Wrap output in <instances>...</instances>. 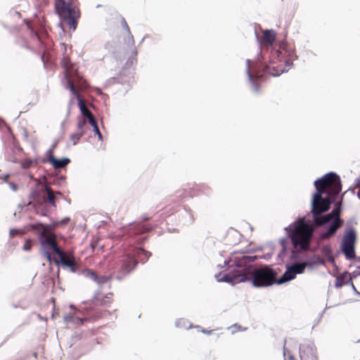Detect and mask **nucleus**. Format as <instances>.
<instances>
[{
	"label": "nucleus",
	"instance_id": "obj_9",
	"mask_svg": "<svg viewBox=\"0 0 360 360\" xmlns=\"http://www.w3.org/2000/svg\"><path fill=\"white\" fill-rule=\"evenodd\" d=\"M356 239L355 229L351 225L347 224L341 243V252L345 255L347 260L356 258L355 244Z\"/></svg>",
	"mask_w": 360,
	"mask_h": 360
},
{
	"label": "nucleus",
	"instance_id": "obj_58",
	"mask_svg": "<svg viewBox=\"0 0 360 360\" xmlns=\"http://www.w3.org/2000/svg\"><path fill=\"white\" fill-rule=\"evenodd\" d=\"M202 333H205V334H207V335H211L212 333V330H207L205 329H202L201 330Z\"/></svg>",
	"mask_w": 360,
	"mask_h": 360
},
{
	"label": "nucleus",
	"instance_id": "obj_18",
	"mask_svg": "<svg viewBox=\"0 0 360 360\" xmlns=\"http://www.w3.org/2000/svg\"><path fill=\"white\" fill-rule=\"evenodd\" d=\"M37 227H41V229L39 231H37L36 232V234L37 236L38 239L39 238V233L43 232V238H51V236L46 235L47 233H49L53 231V226H51L50 224H43L41 221H37L34 224H29L27 225L26 228L27 231H34Z\"/></svg>",
	"mask_w": 360,
	"mask_h": 360
},
{
	"label": "nucleus",
	"instance_id": "obj_45",
	"mask_svg": "<svg viewBox=\"0 0 360 360\" xmlns=\"http://www.w3.org/2000/svg\"><path fill=\"white\" fill-rule=\"evenodd\" d=\"M49 184V186L51 187V185L58 186H59L60 185V179H57V178H54L51 181L48 182L46 180L44 182Z\"/></svg>",
	"mask_w": 360,
	"mask_h": 360
},
{
	"label": "nucleus",
	"instance_id": "obj_10",
	"mask_svg": "<svg viewBox=\"0 0 360 360\" xmlns=\"http://www.w3.org/2000/svg\"><path fill=\"white\" fill-rule=\"evenodd\" d=\"M29 198L33 200L32 207L36 214L49 217L51 208L45 203V200L41 191L33 189L30 193Z\"/></svg>",
	"mask_w": 360,
	"mask_h": 360
},
{
	"label": "nucleus",
	"instance_id": "obj_55",
	"mask_svg": "<svg viewBox=\"0 0 360 360\" xmlns=\"http://www.w3.org/2000/svg\"><path fill=\"white\" fill-rule=\"evenodd\" d=\"M9 176H10V174H6L3 176H0V179H1L3 180V182H6L8 181V179L9 178Z\"/></svg>",
	"mask_w": 360,
	"mask_h": 360
},
{
	"label": "nucleus",
	"instance_id": "obj_31",
	"mask_svg": "<svg viewBox=\"0 0 360 360\" xmlns=\"http://www.w3.org/2000/svg\"><path fill=\"white\" fill-rule=\"evenodd\" d=\"M64 320L68 323H75L77 325H82L84 321H87V319H82L75 316L71 314H68L64 317Z\"/></svg>",
	"mask_w": 360,
	"mask_h": 360
},
{
	"label": "nucleus",
	"instance_id": "obj_13",
	"mask_svg": "<svg viewBox=\"0 0 360 360\" xmlns=\"http://www.w3.org/2000/svg\"><path fill=\"white\" fill-rule=\"evenodd\" d=\"M300 360H319L315 344L310 340H304L299 347Z\"/></svg>",
	"mask_w": 360,
	"mask_h": 360
},
{
	"label": "nucleus",
	"instance_id": "obj_30",
	"mask_svg": "<svg viewBox=\"0 0 360 360\" xmlns=\"http://www.w3.org/2000/svg\"><path fill=\"white\" fill-rule=\"evenodd\" d=\"M77 129L78 131L82 132L83 134H86L87 131L90 130V128L86 124V119L84 118H79L77 120Z\"/></svg>",
	"mask_w": 360,
	"mask_h": 360
},
{
	"label": "nucleus",
	"instance_id": "obj_5",
	"mask_svg": "<svg viewBox=\"0 0 360 360\" xmlns=\"http://www.w3.org/2000/svg\"><path fill=\"white\" fill-rule=\"evenodd\" d=\"M151 256V252L139 247H134L131 251L124 255L120 259V266L119 267V274L116 278L122 280L124 276L133 271L138 264V259L142 263L146 262Z\"/></svg>",
	"mask_w": 360,
	"mask_h": 360
},
{
	"label": "nucleus",
	"instance_id": "obj_54",
	"mask_svg": "<svg viewBox=\"0 0 360 360\" xmlns=\"http://www.w3.org/2000/svg\"><path fill=\"white\" fill-rule=\"evenodd\" d=\"M349 285H350L352 286V289L353 290V292L357 295H359L360 296V292L356 290V287L354 286V283L352 282L351 283H349Z\"/></svg>",
	"mask_w": 360,
	"mask_h": 360
},
{
	"label": "nucleus",
	"instance_id": "obj_53",
	"mask_svg": "<svg viewBox=\"0 0 360 360\" xmlns=\"http://www.w3.org/2000/svg\"><path fill=\"white\" fill-rule=\"evenodd\" d=\"M8 186L13 191H16L18 190L17 185L13 182H8Z\"/></svg>",
	"mask_w": 360,
	"mask_h": 360
},
{
	"label": "nucleus",
	"instance_id": "obj_26",
	"mask_svg": "<svg viewBox=\"0 0 360 360\" xmlns=\"http://www.w3.org/2000/svg\"><path fill=\"white\" fill-rule=\"evenodd\" d=\"M189 198H191V195L186 189L184 188L176 191L172 197V200L179 202Z\"/></svg>",
	"mask_w": 360,
	"mask_h": 360
},
{
	"label": "nucleus",
	"instance_id": "obj_33",
	"mask_svg": "<svg viewBox=\"0 0 360 360\" xmlns=\"http://www.w3.org/2000/svg\"><path fill=\"white\" fill-rule=\"evenodd\" d=\"M311 261H307L308 263V267L311 268L314 264L318 265H324L325 261L323 259H321L318 255H313L310 257Z\"/></svg>",
	"mask_w": 360,
	"mask_h": 360
},
{
	"label": "nucleus",
	"instance_id": "obj_61",
	"mask_svg": "<svg viewBox=\"0 0 360 360\" xmlns=\"http://www.w3.org/2000/svg\"><path fill=\"white\" fill-rule=\"evenodd\" d=\"M65 179V176H60L59 177H57V179H60V182H61L62 181H63L64 179Z\"/></svg>",
	"mask_w": 360,
	"mask_h": 360
},
{
	"label": "nucleus",
	"instance_id": "obj_11",
	"mask_svg": "<svg viewBox=\"0 0 360 360\" xmlns=\"http://www.w3.org/2000/svg\"><path fill=\"white\" fill-rule=\"evenodd\" d=\"M151 229V227L142 223H133L130 224L128 229V236L131 238V242L142 244L146 240V237L143 236V234L150 231Z\"/></svg>",
	"mask_w": 360,
	"mask_h": 360
},
{
	"label": "nucleus",
	"instance_id": "obj_1",
	"mask_svg": "<svg viewBox=\"0 0 360 360\" xmlns=\"http://www.w3.org/2000/svg\"><path fill=\"white\" fill-rule=\"evenodd\" d=\"M344 192L338 200V195L324 194L315 191L311 200L310 214L312 216L314 225L317 228H326V231L318 235L319 240H324L335 236L338 231L344 224L341 219L342 205Z\"/></svg>",
	"mask_w": 360,
	"mask_h": 360
},
{
	"label": "nucleus",
	"instance_id": "obj_19",
	"mask_svg": "<svg viewBox=\"0 0 360 360\" xmlns=\"http://www.w3.org/2000/svg\"><path fill=\"white\" fill-rule=\"evenodd\" d=\"M82 276L86 278H89L94 282L96 283L99 285L106 283L110 278L106 276H98L95 271L84 269L82 271Z\"/></svg>",
	"mask_w": 360,
	"mask_h": 360
},
{
	"label": "nucleus",
	"instance_id": "obj_64",
	"mask_svg": "<svg viewBox=\"0 0 360 360\" xmlns=\"http://www.w3.org/2000/svg\"><path fill=\"white\" fill-rule=\"evenodd\" d=\"M255 38H256V39H257V40H259V35H258V34H257V31H256V30H255Z\"/></svg>",
	"mask_w": 360,
	"mask_h": 360
},
{
	"label": "nucleus",
	"instance_id": "obj_8",
	"mask_svg": "<svg viewBox=\"0 0 360 360\" xmlns=\"http://www.w3.org/2000/svg\"><path fill=\"white\" fill-rule=\"evenodd\" d=\"M42 236L43 232L39 233L38 240L41 245V253L49 263L53 262V259L60 258L62 255H65V251L58 245L54 233H52L51 238H42Z\"/></svg>",
	"mask_w": 360,
	"mask_h": 360
},
{
	"label": "nucleus",
	"instance_id": "obj_35",
	"mask_svg": "<svg viewBox=\"0 0 360 360\" xmlns=\"http://www.w3.org/2000/svg\"><path fill=\"white\" fill-rule=\"evenodd\" d=\"M46 158H43L41 160L42 162L44 163L49 162L51 165L53 162V161L56 159V158L54 156L53 148H49L46 152Z\"/></svg>",
	"mask_w": 360,
	"mask_h": 360
},
{
	"label": "nucleus",
	"instance_id": "obj_15",
	"mask_svg": "<svg viewBox=\"0 0 360 360\" xmlns=\"http://www.w3.org/2000/svg\"><path fill=\"white\" fill-rule=\"evenodd\" d=\"M35 186L39 187L41 186V193L44 192L46 195H43V197L45 200V203L49 205V207H53V208L56 207V197L53 194V189L49 186V184L46 183L42 184L39 180L36 181Z\"/></svg>",
	"mask_w": 360,
	"mask_h": 360
},
{
	"label": "nucleus",
	"instance_id": "obj_3",
	"mask_svg": "<svg viewBox=\"0 0 360 360\" xmlns=\"http://www.w3.org/2000/svg\"><path fill=\"white\" fill-rule=\"evenodd\" d=\"M258 259V255H246L243 253L242 261L237 265L244 267L242 271L254 288H262L276 284L277 272L271 265L262 264L255 266L254 262Z\"/></svg>",
	"mask_w": 360,
	"mask_h": 360
},
{
	"label": "nucleus",
	"instance_id": "obj_42",
	"mask_svg": "<svg viewBox=\"0 0 360 360\" xmlns=\"http://www.w3.org/2000/svg\"><path fill=\"white\" fill-rule=\"evenodd\" d=\"M301 250H299L298 249H292L291 250V255H290V259H297L300 253Z\"/></svg>",
	"mask_w": 360,
	"mask_h": 360
},
{
	"label": "nucleus",
	"instance_id": "obj_6",
	"mask_svg": "<svg viewBox=\"0 0 360 360\" xmlns=\"http://www.w3.org/2000/svg\"><path fill=\"white\" fill-rule=\"evenodd\" d=\"M315 191L324 194L338 195L342 191V182L340 176L334 172H329L314 182Z\"/></svg>",
	"mask_w": 360,
	"mask_h": 360
},
{
	"label": "nucleus",
	"instance_id": "obj_24",
	"mask_svg": "<svg viewBox=\"0 0 360 360\" xmlns=\"http://www.w3.org/2000/svg\"><path fill=\"white\" fill-rule=\"evenodd\" d=\"M276 40V32L273 30H266L263 32V37L261 43L272 45Z\"/></svg>",
	"mask_w": 360,
	"mask_h": 360
},
{
	"label": "nucleus",
	"instance_id": "obj_41",
	"mask_svg": "<svg viewBox=\"0 0 360 360\" xmlns=\"http://www.w3.org/2000/svg\"><path fill=\"white\" fill-rule=\"evenodd\" d=\"M88 122L89 123V124L92 127V128L94 129V127H98V123H97V121L96 120V118L94 117V116H91L90 117H89L88 119Z\"/></svg>",
	"mask_w": 360,
	"mask_h": 360
},
{
	"label": "nucleus",
	"instance_id": "obj_21",
	"mask_svg": "<svg viewBox=\"0 0 360 360\" xmlns=\"http://www.w3.org/2000/svg\"><path fill=\"white\" fill-rule=\"evenodd\" d=\"M296 277V274L293 271V270L290 266V264L286 265V269L285 271L283 274V275L277 279L276 284L277 285H281L285 283L289 282L290 281H292Z\"/></svg>",
	"mask_w": 360,
	"mask_h": 360
},
{
	"label": "nucleus",
	"instance_id": "obj_43",
	"mask_svg": "<svg viewBox=\"0 0 360 360\" xmlns=\"http://www.w3.org/2000/svg\"><path fill=\"white\" fill-rule=\"evenodd\" d=\"M33 164V161L32 160H26L22 162V167L24 169H27L30 167Z\"/></svg>",
	"mask_w": 360,
	"mask_h": 360
},
{
	"label": "nucleus",
	"instance_id": "obj_38",
	"mask_svg": "<svg viewBox=\"0 0 360 360\" xmlns=\"http://www.w3.org/2000/svg\"><path fill=\"white\" fill-rule=\"evenodd\" d=\"M359 276H360V266H358L356 270L354 271L352 274H349L348 279H349V281H350V282H352V279L356 278Z\"/></svg>",
	"mask_w": 360,
	"mask_h": 360
},
{
	"label": "nucleus",
	"instance_id": "obj_7",
	"mask_svg": "<svg viewBox=\"0 0 360 360\" xmlns=\"http://www.w3.org/2000/svg\"><path fill=\"white\" fill-rule=\"evenodd\" d=\"M54 6L59 18L65 21L70 29L75 30L77 25V20L80 17L79 11L65 0H55Z\"/></svg>",
	"mask_w": 360,
	"mask_h": 360
},
{
	"label": "nucleus",
	"instance_id": "obj_48",
	"mask_svg": "<svg viewBox=\"0 0 360 360\" xmlns=\"http://www.w3.org/2000/svg\"><path fill=\"white\" fill-rule=\"evenodd\" d=\"M289 353V355L288 357L285 358L284 360H295V356L290 354V352ZM285 355H286V351H285V347H283V356L284 357H285Z\"/></svg>",
	"mask_w": 360,
	"mask_h": 360
},
{
	"label": "nucleus",
	"instance_id": "obj_59",
	"mask_svg": "<svg viewBox=\"0 0 360 360\" xmlns=\"http://www.w3.org/2000/svg\"><path fill=\"white\" fill-rule=\"evenodd\" d=\"M359 187H360V181H359V179H356L354 188H359Z\"/></svg>",
	"mask_w": 360,
	"mask_h": 360
},
{
	"label": "nucleus",
	"instance_id": "obj_40",
	"mask_svg": "<svg viewBox=\"0 0 360 360\" xmlns=\"http://www.w3.org/2000/svg\"><path fill=\"white\" fill-rule=\"evenodd\" d=\"M22 250L25 251H30L32 250V240L29 238L25 240V243L22 246Z\"/></svg>",
	"mask_w": 360,
	"mask_h": 360
},
{
	"label": "nucleus",
	"instance_id": "obj_32",
	"mask_svg": "<svg viewBox=\"0 0 360 360\" xmlns=\"http://www.w3.org/2000/svg\"><path fill=\"white\" fill-rule=\"evenodd\" d=\"M175 326L179 328L189 329L193 327V325L185 319H179L175 321Z\"/></svg>",
	"mask_w": 360,
	"mask_h": 360
},
{
	"label": "nucleus",
	"instance_id": "obj_39",
	"mask_svg": "<svg viewBox=\"0 0 360 360\" xmlns=\"http://www.w3.org/2000/svg\"><path fill=\"white\" fill-rule=\"evenodd\" d=\"M24 233H25V231L21 229H11L10 231H9V235H10L11 238H13L15 236H16L17 234H23Z\"/></svg>",
	"mask_w": 360,
	"mask_h": 360
},
{
	"label": "nucleus",
	"instance_id": "obj_4",
	"mask_svg": "<svg viewBox=\"0 0 360 360\" xmlns=\"http://www.w3.org/2000/svg\"><path fill=\"white\" fill-rule=\"evenodd\" d=\"M253 252H255L254 249H249L241 252L236 256H234L236 252H233V255L231 257L224 259L223 264H219L217 265V267L219 269L227 266L229 273L224 274L221 278H219V276L221 275L220 273L218 275H216L215 278H217V281L218 282H224L232 285L247 282L248 278L244 274V271H242V269L244 267L239 268L237 264H239V262H241L242 255H243V253H251Z\"/></svg>",
	"mask_w": 360,
	"mask_h": 360
},
{
	"label": "nucleus",
	"instance_id": "obj_14",
	"mask_svg": "<svg viewBox=\"0 0 360 360\" xmlns=\"http://www.w3.org/2000/svg\"><path fill=\"white\" fill-rule=\"evenodd\" d=\"M180 224L188 226L195 221L192 210L186 205H179L175 212Z\"/></svg>",
	"mask_w": 360,
	"mask_h": 360
},
{
	"label": "nucleus",
	"instance_id": "obj_50",
	"mask_svg": "<svg viewBox=\"0 0 360 360\" xmlns=\"http://www.w3.org/2000/svg\"><path fill=\"white\" fill-rule=\"evenodd\" d=\"M122 25L124 27V29L127 31V32L129 33L130 29L124 18H123L122 20Z\"/></svg>",
	"mask_w": 360,
	"mask_h": 360
},
{
	"label": "nucleus",
	"instance_id": "obj_23",
	"mask_svg": "<svg viewBox=\"0 0 360 360\" xmlns=\"http://www.w3.org/2000/svg\"><path fill=\"white\" fill-rule=\"evenodd\" d=\"M314 232L315 228L314 227L307 230L300 231L296 233V236L301 238L302 240L305 241V243L307 244L311 245V240L314 236Z\"/></svg>",
	"mask_w": 360,
	"mask_h": 360
},
{
	"label": "nucleus",
	"instance_id": "obj_34",
	"mask_svg": "<svg viewBox=\"0 0 360 360\" xmlns=\"http://www.w3.org/2000/svg\"><path fill=\"white\" fill-rule=\"evenodd\" d=\"M280 244L282 248L278 255V258H281L283 260V255L287 252L288 250V238H281L280 240Z\"/></svg>",
	"mask_w": 360,
	"mask_h": 360
},
{
	"label": "nucleus",
	"instance_id": "obj_16",
	"mask_svg": "<svg viewBox=\"0 0 360 360\" xmlns=\"http://www.w3.org/2000/svg\"><path fill=\"white\" fill-rule=\"evenodd\" d=\"M314 226L306 219V217L298 218L293 224L285 228L286 233H297L300 231L307 230Z\"/></svg>",
	"mask_w": 360,
	"mask_h": 360
},
{
	"label": "nucleus",
	"instance_id": "obj_20",
	"mask_svg": "<svg viewBox=\"0 0 360 360\" xmlns=\"http://www.w3.org/2000/svg\"><path fill=\"white\" fill-rule=\"evenodd\" d=\"M287 235L294 249H298L301 251H307L309 249V245L305 243V241L302 240L301 238L296 236V233H287Z\"/></svg>",
	"mask_w": 360,
	"mask_h": 360
},
{
	"label": "nucleus",
	"instance_id": "obj_37",
	"mask_svg": "<svg viewBox=\"0 0 360 360\" xmlns=\"http://www.w3.org/2000/svg\"><path fill=\"white\" fill-rule=\"evenodd\" d=\"M128 36L127 38L124 39V43L127 45H130L131 46H134V36L131 34V32L129 33H127Z\"/></svg>",
	"mask_w": 360,
	"mask_h": 360
},
{
	"label": "nucleus",
	"instance_id": "obj_46",
	"mask_svg": "<svg viewBox=\"0 0 360 360\" xmlns=\"http://www.w3.org/2000/svg\"><path fill=\"white\" fill-rule=\"evenodd\" d=\"M317 240H318L317 245L316 246H314V247H311V245H309V249H307V251L311 252H315L316 250H318L319 249V248H320L319 242L321 240H319L318 238H317Z\"/></svg>",
	"mask_w": 360,
	"mask_h": 360
},
{
	"label": "nucleus",
	"instance_id": "obj_22",
	"mask_svg": "<svg viewBox=\"0 0 360 360\" xmlns=\"http://www.w3.org/2000/svg\"><path fill=\"white\" fill-rule=\"evenodd\" d=\"M246 75L248 79L249 82L252 86V89L254 92L258 93L259 91V85L257 83L253 77L252 74L250 72V60H246Z\"/></svg>",
	"mask_w": 360,
	"mask_h": 360
},
{
	"label": "nucleus",
	"instance_id": "obj_2",
	"mask_svg": "<svg viewBox=\"0 0 360 360\" xmlns=\"http://www.w3.org/2000/svg\"><path fill=\"white\" fill-rule=\"evenodd\" d=\"M297 58L295 47L286 41H282L279 43V49L273 52L269 57V63L266 61L262 52L257 54L253 67L254 74L258 79H260L263 74L278 77L288 72L293 65V61Z\"/></svg>",
	"mask_w": 360,
	"mask_h": 360
},
{
	"label": "nucleus",
	"instance_id": "obj_12",
	"mask_svg": "<svg viewBox=\"0 0 360 360\" xmlns=\"http://www.w3.org/2000/svg\"><path fill=\"white\" fill-rule=\"evenodd\" d=\"M65 79L66 83L65 84V87L66 89H69L70 91L72 94L76 96L77 100V105L80 110L81 114L84 119H88L89 117L93 116V113L91 110L86 106V104L82 97V96L78 93L77 89H75L73 82L68 74H65Z\"/></svg>",
	"mask_w": 360,
	"mask_h": 360
},
{
	"label": "nucleus",
	"instance_id": "obj_57",
	"mask_svg": "<svg viewBox=\"0 0 360 360\" xmlns=\"http://www.w3.org/2000/svg\"><path fill=\"white\" fill-rule=\"evenodd\" d=\"M81 335H80V334H75V335H72V339L73 340H76L77 339H79L81 338Z\"/></svg>",
	"mask_w": 360,
	"mask_h": 360
},
{
	"label": "nucleus",
	"instance_id": "obj_17",
	"mask_svg": "<svg viewBox=\"0 0 360 360\" xmlns=\"http://www.w3.org/2000/svg\"><path fill=\"white\" fill-rule=\"evenodd\" d=\"M53 262L56 265L61 264L62 267L63 268H68L72 273L77 274L79 275L82 276V271L84 269H80L79 265L74 261L69 260L68 256L66 255L65 252V255L60 257V258L53 259Z\"/></svg>",
	"mask_w": 360,
	"mask_h": 360
},
{
	"label": "nucleus",
	"instance_id": "obj_44",
	"mask_svg": "<svg viewBox=\"0 0 360 360\" xmlns=\"http://www.w3.org/2000/svg\"><path fill=\"white\" fill-rule=\"evenodd\" d=\"M93 131L94 133L95 134V135L97 136L98 139L100 140V141H103V135L101 133L100 130H99V128H98V127H96L93 129Z\"/></svg>",
	"mask_w": 360,
	"mask_h": 360
},
{
	"label": "nucleus",
	"instance_id": "obj_25",
	"mask_svg": "<svg viewBox=\"0 0 360 360\" xmlns=\"http://www.w3.org/2000/svg\"><path fill=\"white\" fill-rule=\"evenodd\" d=\"M349 272L347 271H343L342 274H340L338 276L336 277L335 283V287L336 288H340L342 287L343 285H349V283H351L350 281H349Z\"/></svg>",
	"mask_w": 360,
	"mask_h": 360
},
{
	"label": "nucleus",
	"instance_id": "obj_47",
	"mask_svg": "<svg viewBox=\"0 0 360 360\" xmlns=\"http://www.w3.org/2000/svg\"><path fill=\"white\" fill-rule=\"evenodd\" d=\"M136 55H137L136 49L135 47H134V49H133V50L131 51V56L129 58V61L130 60L131 63H132L133 60L136 61Z\"/></svg>",
	"mask_w": 360,
	"mask_h": 360
},
{
	"label": "nucleus",
	"instance_id": "obj_63",
	"mask_svg": "<svg viewBox=\"0 0 360 360\" xmlns=\"http://www.w3.org/2000/svg\"><path fill=\"white\" fill-rule=\"evenodd\" d=\"M14 14H15V15H16V16H18V17H20V16H21L20 13V12H18V11H15V12H14Z\"/></svg>",
	"mask_w": 360,
	"mask_h": 360
},
{
	"label": "nucleus",
	"instance_id": "obj_51",
	"mask_svg": "<svg viewBox=\"0 0 360 360\" xmlns=\"http://www.w3.org/2000/svg\"><path fill=\"white\" fill-rule=\"evenodd\" d=\"M271 256H272V253L269 252V253H267L262 256H258V259H263L264 260H269L271 259Z\"/></svg>",
	"mask_w": 360,
	"mask_h": 360
},
{
	"label": "nucleus",
	"instance_id": "obj_60",
	"mask_svg": "<svg viewBox=\"0 0 360 360\" xmlns=\"http://www.w3.org/2000/svg\"><path fill=\"white\" fill-rule=\"evenodd\" d=\"M347 191H350L352 194H354L355 193V191H354V189L353 188H349L345 192V193L347 192Z\"/></svg>",
	"mask_w": 360,
	"mask_h": 360
},
{
	"label": "nucleus",
	"instance_id": "obj_29",
	"mask_svg": "<svg viewBox=\"0 0 360 360\" xmlns=\"http://www.w3.org/2000/svg\"><path fill=\"white\" fill-rule=\"evenodd\" d=\"M321 253L323 256L326 257L327 260L331 263L335 262L333 256V252L328 245H325L321 248Z\"/></svg>",
	"mask_w": 360,
	"mask_h": 360
},
{
	"label": "nucleus",
	"instance_id": "obj_27",
	"mask_svg": "<svg viewBox=\"0 0 360 360\" xmlns=\"http://www.w3.org/2000/svg\"><path fill=\"white\" fill-rule=\"evenodd\" d=\"M307 264V262H295L292 264H290V266L297 275L302 274L304 271L306 267L308 266Z\"/></svg>",
	"mask_w": 360,
	"mask_h": 360
},
{
	"label": "nucleus",
	"instance_id": "obj_36",
	"mask_svg": "<svg viewBox=\"0 0 360 360\" xmlns=\"http://www.w3.org/2000/svg\"><path fill=\"white\" fill-rule=\"evenodd\" d=\"M84 135V134H83L82 132H80V131H77L75 133H73L70 135V141H72V145H76L79 141L80 140L81 137L83 136Z\"/></svg>",
	"mask_w": 360,
	"mask_h": 360
},
{
	"label": "nucleus",
	"instance_id": "obj_62",
	"mask_svg": "<svg viewBox=\"0 0 360 360\" xmlns=\"http://www.w3.org/2000/svg\"><path fill=\"white\" fill-rule=\"evenodd\" d=\"M53 194L55 195L56 197V195H62V193L60 191H53Z\"/></svg>",
	"mask_w": 360,
	"mask_h": 360
},
{
	"label": "nucleus",
	"instance_id": "obj_28",
	"mask_svg": "<svg viewBox=\"0 0 360 360\" xmlns=\"http://www.w3.org/2000/svg\"><path fill=\"white\" fill-rule=\"evenodd\" d=\"M70 162V158L64 157L60 159L56 158L51 164V165L54 169H58L65 167Z\"/></svg>",
	"mask_w": 360,
	"mask_h": 360
},
{
	"label": "nucleus",
	"instance_id": "obj_56",
	"mask_svg": "<svg viewBox=\"0 0 360 360\" xmlns=\"http://www.w3.org/2000/svg\"><path fill=\"white\" fill-rule=\"evenodd\" d=\"M202 188L203 189V191L205 192H206L208 194L210 193L211 191H212L211 188L209 186H202Z\"/></svg>",
	"mask_w": 360,
	"mask_h": 360
},
{
	"label": "nucleus",
	"instance_id": "obj_52",
	"mask_svg": "<svg viewBox=\"0 0 360 360\" xmlns=\"http://www.w3.org/2000/svg\"><path fill=\"white\" fill-rule=\"evenodd\" d=\"M49 218L51 221V223L50 224L51 226H53V230L55 229L56 227L59 226L58 221H53L51 217Z\"/></svg>",
	"mask_w": 360,
	"mask_h": 360
},
{
	"label": "nucleus",
	"instance_id": "obj_49",
	"mask_svg": "<svg viewBox=\"0 0 360 360\" xmlns=\"http://www.w3.org/2000/svg\"><path fill=\"white\" fill-rule=\"evenodd\" d=\"M70 221L69 217H65L61 220L58 221L59 226H65Z\"/></svg>",
	"mask_w": 360,
	"mask_h": 360
}]
</instances>
